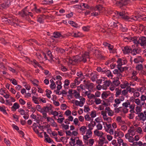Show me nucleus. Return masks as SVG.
Returning a JSON list of instances; mask_svg holds the SVG:
<instances>
[{"label":"nucleus","mask_w":146,"mask_h":146,"mask_svg":"<svg viewBox=\"0 0 146 146\" xmlns=\"http://www.w3.org/2000/svg\"><path fill=\"white\" fill-rule=\"evenodd\" d=\"M32 100L33 101L34 103L35 104H39V102L37 100L38 98L37 97L33 96L32 97Z\"/></svg>","instance_id":"17"},{"label":"nucleus","mask_w":146,"mask_h":146,"mask_svg":"<svg viewBox=\"0 0 146 146\" xmlns=\"http://www.w3.org/2000/svg\"><path fill=\"white\" fill-rule=\"evenodd\" d=\"M73 16V13L72 12H71L70 13L67 14L66 15V17L68 18H70L72 17Z\"/></svg>","instance_id":"58"},{"label":"nucleus","mask_w":146,"mask_h":146,"mask_svg":"<svg viewBox=\"0 0 146 146\" xmlns=\"http://www.w3.org/2000/svg\"><path fill=\"white\" fill-rule=\"evenodd\" d=\"M12 83L15 85H16L17 84V82L15 79H13L12 82Z\"/></svg>","instance_id":"64"},{"label":"nucleus","mask_w":146,"mask_h":146,"mask_svg":"<svg viewBox=\"0 0 146 146\" xmlns=\"http://www.w3.org/2000/svg\"><path fill=\"white\" fill-rule=\"evenodd\" d=\"M4 141L7 145L10 146L11 142L9 140L7 139L6 138H5L4 139Z\"/></svg>","instance_id":"22"},{"label":"nucleus","mask_w":146,"mask_h":146,"mask_svg":"<svg viewBox=\"0 0 146 146\" xmlns=\"http://www.w3.org/2000/svg\"><path fill=\"white\" fill-rule=\"evenodd\" d=\"M108 114L109 116H112L113 115L114 112L112 110H111L108 112Z\"/></svg>","instance_id":"56"},{"label":"nucleus","mask_w":146,"mask_h":146,"mask_svg":"<svg viewBox=\"0 0 146 146\" xmlns=\"http://www.w3.org/2000/svg\"><path fill=\"white\" fill-rule=\"evenodd\" d=\"M141 101H144L146 100V96L144 95H142L141 97Z\"/></svg>","instance_id":"57"},{"label":"nucleus","mask_w":146,"mask_h":146,"mask_svg":"<svg viewBox=\"0 0 146 146\" xmlns=\"http://www.w3.org/2000/svg\"><path fill=\"white\" fill-rule=\"evenodd\" d=\"M82 141L79 139H78L76 142V144L79 145L80 146L82 145Z\"/></svg>","instance_id":"37"},{"label":"nucleus","mask_w":146,"mask_h":146,"mask_svg":"<svg viewBox=\"0 0 146 146\" xmlns=\"http://www.w3.org/2000/svg\"><path fill=\"white\" fill-rule=\"evenodd\" d=\"M53 0H44L42 2L44 4L46 5H50L53 3Z\"/></svg>","instance_id":"13"},{"label":"nucleus","mask_w":146,"mask_h":146,"mask_svg":"<svg viewBox=\"0 0 146 146\" xmlns=\"http://www.w3.org/2000/svg\"><path fill=\"white\" fill-rule=\"evenodd\" d=\"M19 101L20 104L22 105H24L26 103L25 101L22 98H20Z\"/></svg>","instance_id":"35"},{"label":"nucleus","mask_w":146,"mask_h":146,"mask_svg":"<svg viewBox=\"0 0 146 146\" xmlns=\"http://www.w3.org/2000/svg\"><path fill=\"white\" fill-rule=\"evenodd\" d=\"M107 138L108 141H110L112 139L113 137L110 135H107Z\"/></svg>","instance_id":"63"},{"label":"nucleus","mask_w":146,"mask_h":146,"mask_svg":"<svg viewBox=\"0 0 146 146\" xmlns=\"http://www.w3.org/2000/svg\"><path fill=\"white\" fill-rule=\"evenodd\" d=\"M119 17L122 19L124 20H128L130 19L129 16L125 14V11L123 12H120L119 13Z\"/></svg>","instance_id":"7"},{"label":"nucleus","mask_w":146,"mask_h":146,"mask_svg":"<svg viewBox=\"0 0 146 146\" xmlns=\"http://www.w3.org/2000/svg\"><path fill=\"white\" fill-rule=\"evenodd\" d=\"M86 129V127L85 126H82L81 127L80 129V130L82 132H84V133H82V135L85 133V130Z\"/></svg>","instance_id":"24"},{"label":"nucleus","mask_w":146,"mask_h":146,"mask_svg":"<svg viewBox=\"0 0 146 146\" xmlns=\"http://www.w3.org/2000/svg\"><path fill=\"white\" fill-rule=\"evenodd\" d=\"M96 53H97V54H96V57L99 59H104V56H102L101 55V53L100 52V51L99 50H96Z\"/></svg>","instance_id":"9"},{"label":"nucleus","mask_w":146,"mask_h":146,"mask_svg":"<svg viewBox=\"0 0 146 146\" xmlns=\"http://www.w3.org/2000/svg\"><path fill=\"white\" fill-rule=\"evenodd\" d=\"M64 87L65 88H66L65 87V86H68L70 84V81L66 79L64 81Z\"/></svg>","instance_id":"28"},{"label":"nucleus","mask_w":146,"mask_h":146,"mask_svg":"<svg viewBox=\"0 0 146 146\" xmlns=\"http://www.w3.org/2000/svg\"><path fill=\"white\" fill-rule=\"evenodd\" d=\"M71 114V111L68 110L66 111L64 113V114H65L66 116H68L70 115Z\"/></svg>","instance_id":"52"},{"label":"nucleus","mask_w":146,"mask_h":146,"mask_svg":"<svg viewBox=\"0 0 146 146\" xmlns=\"http://www.w3.org/2000/svg\"><path fill=\"white\" fill-rule=\"evenodd\" d=\"M137 44H135L133 45L131 47V50L132 51H133V52L134 50H135V49H136L137 48H136L135 47V46H136ZM137 47V46H136Z\"/></svg>","instance_id":"38"},{"label":"nucleus","mask_w":146,"mask_h":146,"mask_svg":"<svg viewBox=\"0 0 146 146\" xmlns=\"http://www.w3.org/2000/svg\"><path fill=\"white\" fill-rule=\"evenodd\" d=\"M90 94V93H89L87 94L88 98L89 99H92V98L94 97L95 98V95L93 94H91L90 96H89Z\"/></svg>","instance_id":"45"},{"label":"nucleus","mask_w":146,"mask_h":146,"mask_svg":"<svg viewBox=\"0 0 146 146\" xmlns=\"http://www.w3.org/2000/svg\"><path fill=\"white\" fill-rule=\"evenodd\" d=\"M90 27L89 26H88L87 27H84L82 28L83 30L85 31H88L89 30V29Z\"/></svg>","instance_id":"49"},{"label":"nucleus","mask_w":146,"mask_h":146,"mask_svg":"<svg viewBox=\"0 0 146 146\" xmlns=\"http://www.w3.org/2000/svg\"><path fill=\"white\" fill-rule=\"evenodd\" d=\"M20 107L19 104L17 103H15L13 105V106L12 107V108H15V109H18Z\"/></svg>","instance_id":"19"},{"label":"nucleus","mask_w":146,"mask_h":146,"mask_svg":"<svg viewBox=\"0 0 146 146\" xmlns=\"http://www.w3.org/2000/svg\"><path fill=\"white\" fill-rule=\"evenodd\" d=\"M10 5V1L7 0L5 2L1 4V6L3 9H5L9 7Z\"/></svg>","instance_id":"6"},{"label":"nucleus","mask_w":146,"mask_h":146,"mask_svg":"<svg viewBox=\"0 0 146 146\" xmlns=\"http://www.w3.org/2000/svg\"><path fill=\"white\" fill-rule=\"evenodd\" d=\"M68 23L70 24L72 26L74 27L77 28L78 27V25L75 22H74L73 21H68Z\"/></svg>","instance_id":"11"},{"label":"nucleus","mask_w":146,"mask_h":146,"mask_svg":"<svg viewBox=\"0 0 146 146\" xmlns=\"http://www.w3.org/2000/svg\"><path fill=\"white\" fill-rule=\"evenodd\" d=\"M140 60H139L137 58H135L134 59V61L135 63H138L140 62H142L144 61V59L142 58L140 59Z\"/></svg>","instance_id":"16"},{"label":"nucleus","mask_w":146,"mask_h":146,"mask_svg":"<svg viewBox=\"0 0 146 146\" xmlns=\"http://www.w3.org/2000/svg\"><path fill=\"white\" fill-rule=\"evenodd\" d=\"M97 130H101L102 128V125L100 123H98V125H97Z\"/></svg>","instance_id":"41"},{"label":"nucleus","mask_w":146,"mask_h":146,"mask_svg":"<svg viewBox=\"0 0 146 146\" xmlns=\"http://www.w3.org/2000/svg\"><path fill=\"white\" fill-rule=\"evenodd\" d=\"M96 111L94 110L91 112L90 115L91 116V118H94L96 117Z\"/></svg>","instance_id":"23"},{"label":"nucleus","mask_w":146,"mask_h":146,"mask_svg":"<svg viewBox=\"0 0 146 146\" xmlns=\"http://www.w3.org/2000/svg\"><path fill=\"white\" fill-rule=\"evenodd\" d=\"M12 126L14 129H15L16 130L18 131L19 130V127L15 125V124H12Z\"/></svg>","instance_id":"59"},{"label":"nucleus","mask_w":146,"mask_h":146,"mask_svg":"<svg viewBox=\"0 0 146 146\" xmlns=\"http://www.w3.org/2000/svg\"><path fill=\"white\" fill-rule=\"evenodd\" d=\"M113 25L114 27H117L119 25H120V24L118 22L115 21V22H114L113 23Z\"/></svg>","instance_id":"36"},{"label":"nucleus","mask_w":146,"mask_h":146,"mask_svg":"<svg viewBox=\"0 0 146 146\" xmlns=\"http://www.w3.org/2000/svg\"><path fill=\"white\" fill-rule=\"evenodd\" d=\"M101 114L103 116V117H107L106 115V111H101Z\"/></svg>","instance_id":"54"},{"label":"nucleus","mask_w":146,"mask_h":146,"mask_svg":"<svg viewBox=\"0 0 146 146\" xmlns=\"http://www.w3.org/2000/svg\"><path fill=\"white\" fill-rule=\"evenodd\" d=\"M98 75L95 74L91 78V79L92 81H94L96 80V78H98Z\"/></svg>","instance_id":"34"},{"label":"nucleus","mask_w":146,"mask_h":146,"mask_svg":"<svg viewBox=\"0 0 146 146\" xmlns=\"http://www.w3.org/2000/svg\"><path fill=\"white\" fill-rule=\"evenodd\" d=\"M94 102L96 104H99L101 103V100L100 99L96 98L95 99Z\"/></svg>","instance_id":"27"},{"label":"nucleus","mask_w":146,"mask_h":146,"mask_svg":"<svg viewBox=\"0 0 146 146\" xmlns=\"http://www.w3.org/2000/svg\"><path fill=\"white\" fill-rule=\"evenodd\" d=\"M54 36H52V37H54L55 38H58L61 37V38H65L66 37H68V36L67 35H62L61 34L58 32H54L53 34Z\"/></svg>","instance_id":"2"},{"label":"nucleus","mask_w":146,"mask_h":146,"mask_svg":"<svg viewBox=\"0 0 146 146\" xmlns=\"http://www.w3.org/2000/svg\"><path fill=\"white\" fill-rule=\"evenodd\" d=\"M129 68L128 67L125 66L123 67L118 68V70L120 72L122 73L124 71H126L128 70Z\"/></svg>","instance_id":"12"},{"label":"nucleus","mask_w":146,"mask_h":146,"mask_svg":"<svg viewBox=\"0 0 146 146\" xmlns=\"http://www.w3.org/2000/svg\"><path fill=\"white\" fill-rule=\"evenodd\" d=\"M140 95V94L138 92H136L134 93L133 96L135 97H138Z\"/></svg>","instance_id":"55"},{"label":"nucleus","mask_w":146,"mask_h":146,"mask_svg":"<svg viewBox=\"0 0 146 146\" xmlns=\"http://www.w3.org/2000/svg\"><path fill=\"white\" fill-rule=\"evenodd\" d=\"M5 107L4 106H3L2 107H0V110L3 112L4 113H5L6 114H7V112H6V110L5 109Z\"/></svg>","instance_id":"18"},{"label":"nucleus","mask_w":146,"mask_h":146,"mask_svg":"<svg viewBox=\"0 0 146 146\" xmlns=\"http://www.w3.org/2000/svg\"><path fill=\"white\" fill-rule=\"evenodd\" d=\"M96 8L97 9V10H98L99 11H101L103 8V7L102 5H97Z\"/></svg>","instance_id":"25"},{"label":"nucleus","mask_w":146,"mask_h":146,"mask_svg":"<svg viewBox=\"0 0 146 146\" xmlns=\"http://www.w3.org/2000/svg\"><path fill=\"white\" fill-rule=\"evenodd\" d=\"M36 108L37 109V110L38 111L40 112V113H42L43 111L42 110V108L39 105H36Z\"/></svg>","instance_id":"20"},{"label":"nucleus","mask_w":146,"mask_h":146,"mask_svg":"<svg viewBox=\"0 0 146 146\" xmlns=\"http://www.w3.org/2000/svg\"><path fill=\"white\" fill-rule=\"evenodd\" d=\"M136 68L137 70H143V67L142 65L141 64H140L137 65L136 66Z\"/></svg>","instance_id":"15"},{"label":"nucleus","mask_w":146,"mask_h":146,"mask_svg":"<svg viewBox=\"0 0 146 146\" xmlns=\"http://www.w3.org/2000/svg\"><path fill=\"white\" fill-rule=\"evenodd\" d=\"M137 50L138 49L137 48L136 49H135V50H134L133 52L131 51V53L133 55H136L137 53L138 54L139 53L138 52H137Z\"/></svg>","instance_id":"47"},{"label":"nucleus","mask_w":146,"mask_h":146,"mask_svg":"<svg viewBox=\"0 0 146 146\" xmlns=\"http://www.w3.org/2000/svg\"><path fill=\"white\" fill-rule=\"evenodd\" d=\"M98 130L96 129L95 131H94V134L98 136H100V131H98Z\"/></svg>","instance_id":"40"},{"label":"nucleus","mask_w":146,"mask_h":146,"mask_svg":"<svg viewBox=\"0 0 146 146\" xmlns=\"http://www.w3.org/2000/svg\"><path fill=\"white\" fill-rule=\"evenodd\" d=\"M126 39H127V40H128L129 41H133L134 43L137 44V47L138 46V44L139 43V40H137V36H134L133 37H126L124 38V40Z\"/></svg>","instance_id":"1"},{"label":"nucleus","mask_w":146,"mask_h":146,"mask_svg":"<svg viewBox=\"0 0 146 146\" xmlns=\"http://www.w3.org/2000/svg\"><path fill=\"white\" fill-rule=\"evenodd\" d=\"M121 116H118L116 118V120L119 122L121 123L122 120L121 119Z\"/></svg>","instance_id":"62"},{"label":"nucleus","mask_w":146,"mask_h":146,"mask_svg":"<svg viewBox=\"0 0 146 146\" xmlns=\"http://www.w3.org/2000/svg\"><path fill=\"white\" fill-rule=\"evenodd\" d=\"M27 12L21 10L19 12V14L21 17L25 18L26 19L27 18L28 16V14Z\"/></svg>","instance_id":"3"},{"label":"nucleus","mask_w":146,"mask_h":146,"mask_svg":"<svg viewBox=\"0 0 146 146\" xmlns=\"http://www.w3.org/2000/svg\"><path fill=\"white\" fill-rule=\"evenodd\" d=\"M115 90L116 91L115 96L116 97H117L118 96L121 94V90H119V88H116L115 89Z\"/></svg>","instance_id":"14"},{"label":"nucleus","mask_w":146,"mask_h":146,"mask_svg":"<svg viewBox=\"0 0 146 146\" xmlns=\"http://www.w3.org/2000/svg\"><path fill=\"white\" fill-rule=\"evenodd\" d=\"M121 26L122 30L123 32H126L127 31L128 29L125 26H123L122 25H121Z\"/></svg>","instance_id":"32"},{"label":"nucleus","mask_w":146,"mask_h":146,"mask_svg":"<svg viewBox=\"0 0 146 146\" xmlns=\"http://www.w3.org/2000/svg\"><path fill=\"white\" fill-rule=\"evenodd\" d=\"M85 109L84 110V111L85 112H88L90 110V109L89 108V107L88 106L87 107H86L85 106H84Z\"/></svg>","instance_id":"53"},{"label":"nucleus","mask_w":146,"mask_h":146,"mask_svg":"<svg viewBox=\"0 0 146 146\" xmlns=\"http://www.w3.org/2000/svg\"><path fill=\"white\" fill-rule=\"evenodd\" d=\"M47 54L48 56H49L50 60H53L52 58V54L51 52L49 50L47 52Z\"/></svg>","instance_id":"26"},{"label":"nucleus","mask_w":146,"mask_h":146,"mask_svg":"<svg viewBox=\"0 0 146 146\" xmlns=\"http://www.w3.org/2000/svg\"><path fill=\"white\" fill-rule=\"evenodd\" d=\"M56 86L55 83H52L50 85V87L52 90H53L56 88Z\"/></svg>","instance_id":"33"},{"label":"nucleus","mask_w":146,"mask_h":146,"mask_svg":"<svg viewBox=\"0 0 146 146\" xmlns=\"http://www.w3.org/2000/svg\"><path fill=\"white\" fill-rule=\"evenodd\" d=\"M50 113L51 114L54 115V116L58 115V112H57L56 111H54L52 110H51L50 112Z\"/></svg>","instance_id":"21"},{"label":"nucleus","mask_w":146,"mask_h":146,"mask_svg":"<svg viewBox=\"0 0 146 146\" xmlns=\"http://www.w3.org/2000/svg\"><path fill=\"white\" fill-rule=\"evenodd\" d=\"M107 76L108 77H109L110 76H111L112 78L113 76V75L111 74V73L110 70H108V72H107Z\"/></svg>","instance_id":"48"},{"label":"nucleus","mask_w":146,"mask_h":146,"mask_svg":"<svg viewBox=\"0 0 146 146\" xmlns=\"http://www.w3.org/2000/svg\"><path fill=\"white\" fill-rule=\"evenodd\" d=\"M18 111L21 114V115H26L25 114V110L23 109H20Z\"/></svg>","instance_id":"31"},{"label":"nucleus","mask_w":146,"mask_h":146,"mask_svg":"<svg viewBox=\"0 0 146 146\" xmlns=\"http://www.w3.org/2000/svg\"><path fill=\"white\" fill-rule=\"evenodd\" d=\"M52 121L53 122L51 124V125L53 127L55 126L56 127H58V125L56 124V123L55 122L54 120L53 119H52Z\"/></svg>","instance_id":"39"},{"label":"nucleus","mask_w":146,"mask_h":146,"mask_svg":"<svg viewBox=\"0 0 146 146\" xmlns=\"http://www.w3.org/2000/svg\"><path fill=\"white\" fill-rule=\"evenodd\" d=\"M121 127H123V128L121 129L124 131H126L127 129V126L125 125H122L121 126Z\"/></svg>","instance_id":"60"},{"label":"nucleus","mask_w":146,"mask_h":146,"mask_svg":"<svg viewBox=\"0 0 146 146\" xmlns=\"http://www.w3.org/2000/svg\"><path fill=\"white\" fill-rule=\"evenodd\" d=\"M134 102L138 105H139L141 103L140 100L139 98L135 99Z\"/></svg>","instance_id":"30"},{"label":"nucleus","mask_w":146,"mask_h":146,"mask_svg":"<svg viewBox=\"0 0 146 146\" xmlns=\"http://www.w3.org/2000/svg\"><path fill=\"white\" fill-rule=\"evenodd\" d=\"M45 139L46 140L47 142L49 143H50L52 142L53 141V140L49 137L46 138H45Z\"/></svg>","instance_id":"42"},{"label":"nucleus","mask_w":146,"mask_h":146,"mask_svg":"<svg viewBox=\"0 0 146 146\" xmlns=\"http://www.w3.org/2000/svg\"><path fill=\"white\" fill-rule=\"evenodd\" d=\"M44 20L40 16H38L37 21L38 22L40 23H43L44 22Z\"/></svg>","instance_id":"29"},{"label":"nucleus","mask_w":146,"mask_h":146,"mask_svg":"<svg viewBox=\"0 0 146 146\" xmlns=\"http://www.w3.org/2000/svg\"><path fill=\"white\" fill-rule=\"evenodd\" d=\"M137 116L140 118L138 120L139 121L142 120L143 121H144L146 119V116H144L142 112L139 113Z\"/></svg>","instance_id":"10"},{"label":"nucleus","mask_w":146,"mask_h":146,"mask_svg":"<svg viewBox=\"0 0 146 146\" xmlns=\"http://www.w3.org/2000/svg\"><path fill=\"white\" fill-rule=\"evenodd\" d=\"M74 97L76 99H78L81 98V97L80 96V94L79 92H78L75 94L74 96Z\"/></svg>","instance_id":"44"},{"label":"nucleus","mask_w":146,"mask_h":146,"mask_svg":"<svg viewBox=\"0 0 146 146\" xmlns=\"http://www.w3.org/2000/svg\"><path fill=\"white\" fill-rule=\"evenodd\" d=\"M141 40V42H139V44H140L141 46H144L146 43V38L145 36H141L139 38L138 40Z\"/></svg>","instance_id":"4"},{"label":"nucleus","mask_w":146,"mask_h":146,"mask_svg":"<svg viewBox=\"0 0 146 146\" xmlns=\"http://www.w3.org/2000/svg\"><path fill=\"white\" fill-rule=\"evenodd\" d=\"M37 89L35 87H33L32 88V93L33 94H35L36 93Z\"/></svg>","instance_id":"61"},{"label":"nucleus","mask_w":146,"mask_h":146,"mask_svg":"<svg viewBox=\"0 0 146 146\" xmlns=\"http://www.w3.org/2000/svg\"><path fill=\"white\" fill-rule=\"evenodd\" d=\"M110 91L104 92L102 94V98L103 99L107 98L110 95Z\"/></svg>","instance_id":"8"},{"label":"nucleus","mask_w":146,"mask_h":146,"mask_svg":"<svg viewBox=\"0 0 146 146\" xmlns=\"http://www.w3.org/2000/svg\"><path fill=\"white\" fill-rule=\"evenodd\" d=\"M124 49L122 50L123 53L124 54H128L131 52V47L128 46H126L124 47Z\"/></svg>","instance_id":"5"},{"label":"nucleus","mask_w":146,"mask_h":146,"mask_svg":"<svg viewBox=\"0 0 146 146\" xmlns=\"http://www.w3.org/2000/svg\"><path fill=\"white\" fill-rule=\"evenodd\" d=\"M122 108L121 107H119L118 108H115L114 109L115 110V112L116 113H119V111H121L120 108Z\"/></svg>","instance_id":"46"},{"label":"nucleus","mask_w":146,"mask_h":146,"mask_svg":"<svg viewBox=\"0 0 146 146\" xmlns=\"http://www.w3.org/2000/svg\"><path fill=\"white\" fill-rule=\"evenodd\" d=\"M61 106L62 107H63V108H61V109H62L63 110H65L67 108V106L66 105V104H62L61 105Z\"/></svg>","instance_id":"43"},{"label":"nucleus","mask_w":146,"mask_h":146,"mask_svg":"<svg viewBox=\"0 0 146 146\" xmlns=\"http://www.w3.org/2000/svg\"><path fill=\"white\" fill-rule=\"evenodd\" d=\"M72 101H75V104L76 106H80V101H78V100H72Z\"/></svg>","instance_id":"51"},{"label":"nucleus","mask_w":146,"mask_h":146,"mask_svg":"<svg viewBox=\"0 0 146 146\" xmlns=\"http://www.w3.org/2000/svg\"><path fill=\"white\" fill-rule=\"evenodd\" d=\"M29 42H33L36 43L37 44H38V42L36 40L33 39H31L28 40Z\"/></svg>","instance_id":"50"}]
</instances>
